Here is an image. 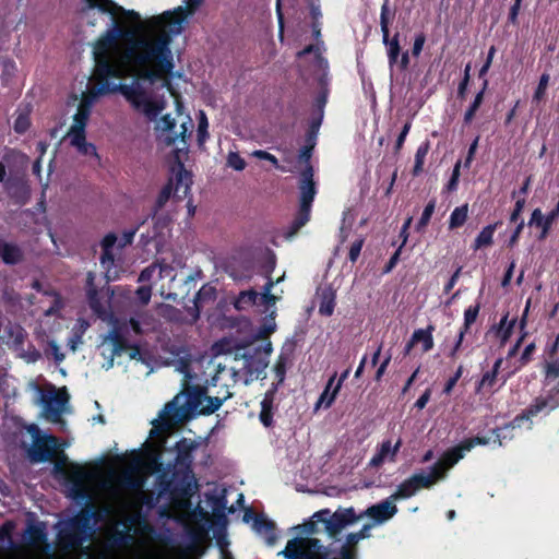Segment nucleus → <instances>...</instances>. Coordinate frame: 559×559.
<instances>
[{"mask_svg": "<svg viewBox=\"0 0 559 559\" xmlns=\"http://www.w3.org/2000/svg\"><path fill=\"white\" fill-rule=\"evenodd\" d=\"M179 34L180 20L174 19L139 37L129 36L124 46L96 60L87 90L82 93L62 140H85V126L96 98L117 91L171 140L190 136L194 123L185 111L180 91V82L187 81L176 70L173 51L174 37Z\"/></svg>", "mask_w": 559, "mask_h": 559, "instance_id": "nucleus-1", "label": "nucleus"}, {"mask_svg": "<svg viewBox=\"0 0 559 559\" xmlns=\"http://www.w3.org/2000/svg\"><path fill=\"white\" fill-rule=\"evenodd\" d=\"M85 7L81 13L87 19L91 11L98 9L100 12H107L111 15V24L106 32L97 39L94 46L95 61L102 57L124 46L129 40L130 34L140 36L141 34L151 32L165 23L175 19V14L181 10L164 11L159 14L143 16L134 10H127L111 0H84Z\"/></svg>", "mask_w": 559, "mask_h": 559, "instance_id": "nucleus-2", "label": "nucleus"}, {"mask_svg": "<svg viewBox=\"0 0 559 559\" xmlns=\"http://www.w3.org/2000/svg\"><path fill=\"white\" fill-rule=\"evenodd\" d=\"M85 7L81 13L87 19L91 11L98 9L100 12H107L111 15V24L106 32L97 39L94 46L95 61L102 57L124 46L129 40L130 34L140 36L141 34L151 32L165 23L175 19V14L181 10L164 11L159 14L143 16L134 10H127L111 0H84Z\"/></svg>", "mask_w": 559, "mask_h": 559, "instance_id": "nucleus-3", "label": "nucleus"}, {"mask_svg": "<svg viewBox=\"0 0 559 559\" xmlns=\"http://www.w3.org/2000/svg\"><path fill=\"white\" fill-rule=\"evenodd\" d=\"M86 477L87 474L82 467L73 466L69 479L74 487V497L85 499L86 503L76 514L58 524L57 545L66 552L80 549L90 539L93 521L98 519L96 507L83 487Z\"/></svg>", "mask_w": 559, "mask_h": 559, "instance_id": "nucleus-4", "label": "nucleus"}, {"mask_svg": "<svg viewBox=\"0 0 559 559\" xmlns=\"http://www.w3.org/2000/svg\"><path fill=\"white\" fill-rule=\"evenodd\" d=\"M226 399L209 396L206 386L186 382L181 395L165 405L158 428L168 429L173 421L194 415H211L219 409Z\"/></svg>", "mask_w": 559, "mask_h": 559, "instance_id": "nucleus-5", "label": "nucleus"}, {"mask_svg": "<svg viewBox=\"0 0 559 559\" xmlns=\"http://www.w3.org/2000/svg\"><path fill=\"white\" fill-rule=\"evenodd\" d=\"M159 496L168 495L170 501L178 507H186L198 489L192 469L173 468L171 475L163 472L156 477Z\"/></svg>", "mask_w": 559, "mask_h": 559, "instance_id": "nucleus-6", "label": "nucleus"}, {"mask_svg": "<svg viewBox=\"0 0 559 559\" xmlns=\"http://www.w3.org/2000/svg\"><path fill=\"white\" fill-rule=\"evenodd\" d=\"M171 171L175 174L176 185L174 186L173 179H169L159 191L152 210V218L156 217L157 213L165 206L171 195L178 200H182L190 193L192 174L185 168V165L179 158H177L171 167Z\"/></svg>", "mask_w": 559, "mask_h": 559, "instance_id": "nucleus-7", "label": "nucleus"}, {"mask_svg": "<svg viewBox=\"0 0 559 559\" xmlns=\"http://www.w3.org/2000/svg\"><path fill=\"white\" fill-rule=\"evenodd\" d=\"M298 188L300 191L299 209L289 227L290 235L296 234L310 219L312 203L317 194L312 165L305 166L301 170Z\"/></svg>", "mask_w": 559, "mask_h": 559, "instance_id": "nucleus-8", "label": "nucleus"}, {"mask_svg": "<svg viewBox=\"0 0 559 559\" xmlns=\"http://www.w3.org/2000/svg\"><path fill=\"white\" fill-rule=\"evenodd\" d=\"M313 519L324 524L325 532L332 538H336L337 535L348 525L356 523L358 520L364 518V514H357L353 507L338 508L335 512H331L330 509H322L317 511Z\"/></svg>", "mask_w": 559, "mask_h": 559, "instance_id": "nucleus-9", "label": "nucleus"}, {"mask_svg": "<svg viewBox=\"0 0 559 559\" xmlns=\"http://www.w3.org/2000/svg\"><path fill=\"white\" fill-rule=\"evenodd\" d=\"M559 406V391L557 385L551 388L545 396L536 397L525 409L518 414L512 421L506 425L507 428H521L525 421H530L528 428L532 426V418L545 412L549 414Z\"/></svg>", "mask_w": 559, "mask_h": 559, "instance_id": "nucleus-10", "label": "nucleus"}, {"mask_svg": "<svg viewBox=\"0 0 559 559\" xmlns=\"http://www.w3.org/2000/svg\"><path fill=\"white\" fill-rule=\"evenodd\" d=\"M216 288L210 284H204L195 294L192 306L186 307V317H182L178 309H173L174 316L170 317L171 321L193 325L200 319L201 309L205 304L214 302L216 299Z\"/></svg>", "mask_w": 559, "mask_h": 559, "instance_id": "nucleus-11", "label": "nucleus"}, {"mask_svg": "<svg viewBox=\"0 0 559 559\" xmlns=\"http://www.w3.org/2000/svg\"><path fill=\"white\" fill-rule=\"evenodd\" d=\"M321 52H322V47H321V45L318 44L316 46H309L298 53V56L300 58H306L309 61H313L314 67L318 68L319 82L322 86V92L318 99V105L320 108H322L324 106V104L326 102V95H328V91L325 88V86L328 84V73H326L328 62L321 56Z\"/></svg>", "mask_w": 559, "mask_h": 559, "instance_id": "nucleus-12", "label": "nucleus"}, {"mask_svg": "<svg viewBox=\"0 0 559 559\" xmlns=\"http://www.w3.org/2000/svg\"><path fill=\"white\" fill-rule=\"evenodd\" d=\"M58 451V438L52 435H45L36 438L28 455L32 462L43 463L51 461Z\"/></svg>", "mask_w": 559, "mask_h": 559, "instance_id": "nucleus-13", "label": "nucleus"}, {"mask_svg": "<svg viewBox=\"0 0 559 559\" xmlns=\"http://www.w3.org/2000/svg\"><path fill=\"white\" fill-rule=\"evenodd\" d=\"M40 400L44 404L47 418L51 421H58L62 408L69 402V394L66 388L57 391L55 386H52L51 392L49 394L43 393Z\"/></svg>", "mask_w": 559, "mask_h": 559, "instance_id": "nucleus-14", "label": "nucleus"}, {"mask_svg": "<svg viewBox=\"0 0 559 559\" xmlns=\"http://www.w3.org/2000/svg\"><path fill=\"white\" fill-rule=\"evenodd\" d=\"M391 496L379 503L372 504L366 509L361 514L368 516L377 524H382L392 519L397 513V507Z\"/></svg>", "mask_w": 559, "mask_h": 559, "instance_id": "nucleus-15", "label": "nucleus"}, {"mask_svg": "<svg viewBox=\"0 0 559 559\" xmlns=\"http://www.w3.org/2000/svg\"><path fill=\"white\" fill-rule=\"evenodd\" d=\"M402 444L403 441L401 438H399L394 444H392L391 440L382 441V443L377 449L376 454L371 457L369 466L378 468L385 462L394 463Z\"/></svg>", "mask_w": 559, "mask_h": 559, "instance_id": "nucleus-16", "label": "nucleus"}, {"mask_svg": "<svg viewBox=\"0 0 559 559\" xmlns=\"http://www.w3.org/2000/svg\"><path fill=\"white\" fill-rule=\"evenodd\" d=\"M428 483V478H423L421 473L413 474L397 486L396 491L391 495V498L394 501L408 499L413 497L419 489L426 488V484Z\"/></svg>", "mask_w": 559, "mask_h": 559, "instance_id": "nucleus-17", "label": "nucleus"}, {"mask_svg": "<svg viewBox=\"0 0 559 559\" xmlns=\"http://www.w3.org/2000/svg\"><path fill=\"white\" fill-rule=\"evenodd\" d=\"M198 444L195 441L187 438H181L175 444L176 450V459L175 466L176 468L183 469H192L193 463V451L197 449Z\"/></svg>", "mask_w": 559, "mask_h": 559, "instance_id": "nucleus-18", "label": "nucleus"}, {"mask_svg": "<svg viewBox=\"0 0 559 559\" xmlns=\"http://www.w3.org/2000/svg\"><path fill=\"white\" fill-rule=\"evenodd\" d=\"M4 189L15 205H25L31 198L29 186L21 177L10 178V181L5 182Z\"/></svg>", "mask_w": 559, "mask_h": 559, "instance_id": "nucleus-19", "label": "nucleus"}, {"mask_svg": "<svg viewBox=\"0 0 559 559\" xmlns=\"http://www.w3.org/2000/svg\"><path fill=\"white\" fill-rule=\"evenodd\" d=\"M104 341L105 342L109 341L112 345V350H111L110 361H109V367H111L114 365V358L116 356H121L123 353H126L130 347V343H129L128 338L126 337L123 326L118 323H115L112 325V329L105 336Z\"/></svg>", "mask_w": 559, "mask_h": 559, "instance_id": "nucleus-20", "label": "nucleus"}, {"mask_svg": "<svg viewBox=\"0 0 559 559\" xmlns=\"http://www.w3.org/2000/svg\"><path fill=\"white\" fill-rule=\"evenodd\" d=\"M23 543L32 548H37L47 542V526L45 522L29 523L23 535Z\"/></svg>", "mask_w": 559, "mask_h": 559, "instance_id": "nucleus-21", "label": "nucleus"}, {"mask_svg": "<svg viewBox=\"0 0 559 559\" xmlns=\"http://www.w3.org/2000/svg\"><path fill=\"white\" fill-rule=\"evenodd\" d=\"M295 350V344H285L274 364L273 371L277 384H282L286 378L287 366L292 362Z\"/></svg>", "mask_w": 559, "mask_h": 559, "instance_id": "nucleus-22", "label": "nucleus"}, {"mask_svg": "<svg viewBox=\"0 0 559 559\" xmlns=\"http://www.w3.org/2000/svg\"><path fill=\"white\" fill-rule=\"evenodd\" d=\"M304 544H306L309 559H337V557H330L331 550L329 547L322 545L321 540L318 538L304 537Z\"/></svg>", "mask_w": 559, "mask_h": 559, "instance_id": "nucleus-23", "label": "nucleus"}, {"mask_svg": "<svg viewBox=\"0 0 559 559\" xmlns=\"http://www.w3.org/2000/svg\"><path fill=\"white\" fill-rule=\"evenodd\" d=\"M278 555L287 559H309L304 537H295L287 542L286 547Z\"/></svg>", "mask_w": 559, "mask_h": 559, "instance_id": "nucleus-24", "label": "nucleus"}, {"mask_svg": "<svg viewBox=\"0 0 559 559\" xmlns=\"http://www.w3.org/2000/svg\"><path fill=\"white\" fill-rule=\"evenodd\" d=\"M278 555L287 559H309L304 537H295L287 542L286 547Z\"/></svg>", "mask_w": 559, "mask_h": 559, "instance_id": "nucleus-25", "label": "nucleus"}, {"mask_svg": "<svg viewBox=\"0 0 559 559\" xmlns=\"http://www.w3.org/2000/svg\"><path fill=\"white\" fill-rule=\"evenodd\" d=\"M0 258L5 264L15 265L23 261L24 254L17 245L0 240Z\"/></svg>", "mask_w": 559, "mask_h": 559, "instance_id": "nucleus-26", "label": "nucleus"}, {"mask_svg": "<svg viewBox=\"0 0 559 559\" xmlns=\"http://www.w3.org/2000/svg\"><path fill=\"white\" fill-rule=\"evenodd\" d=\"M253 528L264 536L269 545H273L276 542L275 524L264 515H255Z\"/></svg>", "mask_w": 559, "mask_h": 559, "instance_id": "nucleus-27", "label": "nucleus"}, {"mask_svg": "<svg viewBox=\"0 0 559 559\" xmlns=\"http://www.w3.org/2000/svg\"><path fill=\"white\" fill-rule=\"evenodd\" d=\"M273 415H274V390H270L265 393L263 400L261 401V411L259 414V419L264 427L273 426Z\"/></svg>", "mask_w": 559, "mask_h": 559, "instance_id": "nucleus-28", "label": "nucleus"}, {"mask_svg": "<svg viewBox=\"0 0 559 559\" xmlns=\"http://www.w3.org/2000/svg\"><path fill=\"white\" fill-rule=\"evenodd\" d=\"M501 224V222H496L485 226L475 238L472 249L477 251L479 249L490 247L493 243V234Z\"/></svg>", "mask_w": 559, "mask_h": 559, "instance_id": "nucleus-29", "label": "nucleus"}, {"mask_svg": "<svg viewBox=\"0 0 559 559\" xmlns=\"http://www.w3.org/2000/svg\"><path fill=\"white\" fill-rule=\"evenodd\" d=\"M465 453L466 451L462 442H460L457 445L445 450L439 457V461L444 465L445 468L451 469L464 457Z\"/></svg>", "mask_w": 559, "mask_h": 559, "instance_id": "nucleus-30", "label": "nucleus"}, {"mask_svg": "<svg viewBox=\"0 0 559 559\" xmlns=\"http://www.w3.org/2000/svg\"><path fill=\"white\" fill-rule=\"evenodd\" d=\"M435 325L429 324L426 329H417L413 332V342L416 344L421 343L424 353H427L433 348V336Z\"/></svg>", "mask_w": 559, "mask_h": 559, "instance_id": "nucleus-31", "label": "nucleus"}, {"mask_svg": "<svg viewBox=\"0 0 559 559\" xmlns=\"http://www.w3.org/2000/svg\"><path fill=\"white\" fill-rule=\"evenodd\" d=\"M360 542L356 533H349L338 550L337 559H358L356 545Z\"/></svg>", "mask_w": 559, "mask_h": 559, "instance_id": "nucleus-32", "label": "nucleus"}, {"mask_svg": "<svg viewBox=\"0 0 559 559\" xmlns=\"http://www.w3.org/2000/svg\"><path fill=\"white\" fill-rule=\"evenodd\" d=\"M516 324V318L509 320V313H506L499 324L497 325V335L500 338L501 345H504L511 337L514 326Z\"/></svg>", "mask_w": 559, "mask_h": 559, "instance_id": "nucleus-33", "label": "nucleus"}, {"mask_svg": "<svg viewBox=\"0 0 559 559\" xmlns=\"http://www.w3.org/2000/svg\"><path fill=\"white\" fill-rule=\"evenodd\" d=\"M448 468L444 467V465L438 460L431 467L430 473L428 475H425L421 473L423 478H428L429 483L426 484V488H431L435 484H437L439 480H442L447 477Z\"/></svg>", "mask_w": 559, "mask_h": 559, "instance_id": "nucleus-34", "label": "nucleus"}, {"mask_svg": "<svg viewBox=\"0 0 559 559\" xmlns=\"http://www.w3.org/2000/svg\"><path fill=\"white\" fill-rule=\"evenodd\" d=\"M467 217H468V204L467 203L455 207L450 215L449 228L456 229V228L462 227L466 223Z\"/></svg>", "mask_w": 559, "mask_h": 559, "instance_id": "nucleus-35", "label": "nucleus"}, {"mask_svg": "<svg viewBox=\"0 0 559 559\" xmlns=\"http://www.w3.org/2000/svg\"><path fill=\"white\" fill-rule=\"evenodd\" d=\"M259 298L260 294L254 289L245 290L238 295L234 306L237 310H245L248 307L255 305Z\"/></svg>", "mask_w": 559, "mask_h": 559, "instance_id": "nucleus-36", "label": "nucleus"}, {"mask_svg": "<svg viewBox=\"0 0 559 559\" xmlns=\"http://www.w3.org/2000/svg\"><path fill=\"white\" fill-rule=\"evenodd\" d=\"M203 2V0H186L183 5L175 8L173 11L180 9L181 11L175 14V19L180 20V33L182 32V24L186 19L192 14L195 9Z\"/></svg>", "mask_w": 559, "mask_h": 559, "instance_id": "nucleus-37", "label": "nucleus"}, {"mask_svg": "<svg viewBox=\"0 0 559 559\" xmlns=\"http://www.w3.org/2000/svg\"><path fill=\"white\" fill-rule=\"evenodd\" d=\"M335 308V294L332 290L322 293L321 301L319 305V312L322 316L330 317L333 314Z\"/></svg>", "mask_w": 559, "mask_h": 559, "instance_id": "nucleus-38", "label": "nucleus"}, {"mask_svg": "<svg viewBox=\"0 0 559 559\" xmlns=\"http://www.w3.org/2000/svg\"><path fill=\"white\" fill-rule=\"evenodd\" d=\"M383 44L386 46L389 64L392 68L393 64L396 63L401 50L399 34L394 35L391 39L389 38V35H386V40L383 38Z\"/></svg>", "mask_w": 559, "mask_h": 559, "instance_id": "nucleus-39", "label": "nucleus"}, {"mask_svg": "<svg viewBox=\"0 0 559 559\" xmlns=\"http://www.w3.org/2000/svg\"><path fill=\"white\" fill-rule=\"evenodd\" d=\"M480 311V304L476 302L475 305L469 306L464 311V323L461 326L460 330L463 331V333H467L472 326V324L476 321L478 314Z\"/></svg>", "mask_w": 559, "mask_h": 559, "instance_id": "nucleus-40", "label": "nucleus"}, {"mask_svg": "<svg viewBox=\"0 0 559 559\" xmlns=\"http://www.w3.org/2000/svg\"><path fill=\"white\" fill-rule=\"evenodd\" d=\"M429 152V142L423 143L415 154V164L413 168V176H418L424 168L426 156Z\"/></svg>", "mask_w": 559, "mask_h": 559, "instance_id": "nucleus-41", "label": "nucleus"}, {"mask_svg": "<svg viewBox=\"0 0 559 559\" xmlns=\"http://www.w3.org/2000/svg\"><path fill=\"white\" fill-rule=\"evenodd\" d=\"M545 383L559 378V359H549L545 364Z\"/></svg>", "mask_w": 559, "mask_h": 559, "instance_id": "nucleus-42", "label": "nucleus"}, {"mask_svg": "<svg viewBox=\"0 0 559 559\" xmlns=\"http://www.w3.org/2000/svg\"><path fill=\"white\" fill-rule=\"evenodd\" d=\"M435 210H436V200L432 199L426 204V206L421 213V216L417 223V230L425 228L429 224L431 216L435 213Z\"/></svg>", "mask_w": 559, "mask_h": 559, "instance_id": "nucleus-43", "label": "nucleus"}, {"mask_svg": "<svg viewBox=\"0 0 559 559\" xmlns=\"http://www.w3.org/2000/svg\"><path fill=\"white\" fill-rule=\"evenodd\" d=\"M497 374L495 371H486L476 386V393H480L483 389H491L497 381Z\"/></svg>", "mask_w": 559, "mask_h": 559, "instance_id": "nucleus-44", "label": "nucleus"}, {"mask_svg": "<svg viewBox=\"0 0 559 559\" xmlns=\"http://www.w3.org/2000/svg\"><path fill=\"white\" fill-rule=\"evenodd\" d=\"M207 128H209V121L206 118V115L204 111H199L198 114V129H197V135L198 140H204L207 138Z\"/></svg>", "mask_w": 559, "mask_h": 559, "instance_id": "nucleus-45", "label": "nucleus"}, {"mask_svg": "<svg viewBox=\"0 0 559 559\" xmlns=\"http://www.w3.org/2000/svg\"><path fill=\"white\" fill-rule=\"evenodd\" d=\"M549 80H550V76L548 73H544L540 79H539V83H538V86L534 93V96H533V99L536 100V102H540L544 97H545V94H546V91H547V87H548V84H549Z\"/></svg>", "mask_w": 559, "mask_h": 559, "instance_id": "nucleus-46", "label": "nucleus"}, {"mask_svg": "<svg viewBox=\"0 0 559 559\" xmlns=\"http://www.w3.org/2000/svg\"><path fill=\"white\" fill-rule=\"evenodd\" d=\"M131 538L132 537L130 536L129 533L124 531H116L110 537V543L115 547H123L129 544Z\"/></svg>", "mask_w": 559, "mask_h": 559, "instance_id": "nucleus-47", "label": "nucleus"}, {"mask_svg": "<svg viewBox=\"0 0 559 559\" xmlns=\"http://www.w3.org/2000/svg\"><path fill=\"white\" fill-rule=\"evenodd\" d=\"M274 282L271 277H269L263 286V293L260 295V298L265 305H274L276 301V297L273 294H271Z\"/></svg>", "mask_w": 559, "mask_h": 559, "instance_id": "nucleus-48", "label": "nucleus"}, {"mask_svg": "<svg viewBox=\"0 0 559 559\" xmlns=\"http://www.w3.org/2000/svg\"><path fill=\"white\" fill-rule=\"evenodd\" d=\"M489 441H490V439L487 437L475 436L472 438H466L461 442H462L465 451L468 452L476 445H487L489 443Z\"/></svg>", "mask_w": 559, "mask_h": 559, "instance_id": "nucleus-49", "label": "nucleus"}, {"mask_svg": "<svg viewBox=\"0 0 559 559\" xmlns=\"http://www.w3.org/2000/svg\"><path fill=\"white\" fill-rule=\"evenodd\" d=\"M389 1L385 0L381 8V16H380V24H381V32L386 40V35H389Z\"/></svg>", "mask_w": 559, "mask_h": 559, "instance_id": "nucleus-50", "label": "nucleus"}, {"mask_svg": "<svg viewBox=\"0 0 559 559\" xmlns=\"http://www.w3.org/2000/svg\"><path fill=\"white\" fill-rule=\"evenodd\" d=\"M210 500L212 502L213 511L215 513H219L221 516H225L224 515V511H225L226 506H227L226 496L224 493L218 495V496H212L210 498Z\"/></svg>", "mask_w": 559, "mask_h": 559, "instance_id": "nucleus-51", "label": "nucleus"}, {"mask_svg": "<svg viewBox=\"0 0 559 559\" xmlns=\"http://www.w3.org/2000/svg\"><path fill=\"white\" fill-rule=\"evenodd\" d=\"M349 372H350V368H347L346 370H344L341 373L337 383L333 386L332 394L330 395L329 400L325 403V407H330L332 405V403L334 402V400H335V397H336V395H337V393H338L343 382L348 378Z\"/></svg>", "mask_w": 559, "mask_h": 559, "instance_id": "nucleus-52", "label": "nucleus"}, {"mask_svg": "<svg viewBox=\"0 0 559 559\" xmlns=\"http://www.w3.org/2000/svg\"><path fill=\"white\" fill-rule=\"evenodd\" d=\"M364 242H365V239L359 238L352 243V246L349 248V252H348V260L352 263H355L358 260L361 249H362V246H364Z\"/></svg>", "mask_w": 559, "mask_h": 559, "instance_id": "nucleus-53", "label": "nucleus"}, {"mask_svg": "<svg viewBox=\"0 0 559 559\" xmlns=\"http://www.w3.org/2000/svg\"><path fill=\"white\" fill-rule=\"evenodd\" d=\"M227 164L235 170H242L246 167V162L238 153L230 152L228 155Z\"/></svg>", "mask_w": 559, "mask_h": 559, "instance_id": "nucleus-54", "label": "nucleus"}, {"mask_svg": "<svg viewBox=\"0 0 559 559\" xmlns=\"http://www.w3.org/2000/svg\"><path fill=\"white\" fill-rule=\"evenodd\" d=\"M147 468L151 473L159 475L163 472H168L164 468V464L158 455L152 456L147 462Z\"/></svg>", "mask_w": 559, "mask_h": 559, "instance_id": "nucleus-55", "label": "nucleus"}, {"mask_svg": "<svg viewBox=\"0 0 559 559\" xmlns=\"http://www.w3.org/2000/svg\"><path fill=\"white\" fill-rule=\"evenodd\" d=\"M535 350H536V344L534 342L527 344L520 356V359H519L520 365L526 366L532 360V356L535 353Z\"/></svg>", "mask_w": 559, "mask_h": 559, "instance_id": "nucleus-56", "label": "nucleus"}, {"mask_svg": "<svg viewBox=\"0 0 559 559\" xmlns=\"http://www.w3.org/2000/svg\"><path fill=\"white\" fill-rule=\"evenodd\" d=\"M460 167H461V163L457 162L453 168L451 178L447 183V190L449 192L455 191L457 189L459 178H460Z\"/></svg>", "mask_w": 559, "mask_h": 559, "instance_id": "nucleus-57", "label": "nucleus"}, {"mask_svg": "<svg viewBox=\"0 0 559 559\" xmlns=\"http://www.w3.org/2000/svg\"><path fill=\"white\" fill-rule=\"evenodd\" d=\"M317 142H307V144L301 148L299 154V159L306 164V166L311 165L310 158L312 155V151L314 148Z\"/></svg>", "mask_w": 559, "mask_h": 559, "instance_id": "nucleus-58", "label": "nucleus"}, {"mask_svg": "<svg viewBox=\"0 0 559 559\" xmlns=\"http://www.w3.org/2000/svg\"><path fill=\"white\" fill-rule=\"evenodd\" d=\"M524 205H525L524 198L516 200V202L514 204V209L510 215L511 223H519L521 221V214L523 212Z\"/></svg>", "mask_w": 559, "mask_h": 559, "instance_id": "nucleus-59", "label": "nucleus"}, {"mask_svg": "<svg viewBox=\"0 0 559 559\" xmlns=\"http://www.w3.org/2000/svg\"><path fill=\"white\" fill-rule=\"evenodd\" d=\"M48 347L49 353H47V355L51 354L57 364H60L64 360L66 356L63 353H61L59 345L55 341H49Z\"/></svg>", "mask_w": 559, "mask_h": 559, "instance_id": "nucleus-60", "label": "nucleus"}, {"mask_svg": "<svg viewBox=\"0 0 559 559\" xmlns=\"http://www.w3.org/2000/svg\"><path fill=\"white\" fill-rule=\"evenodd\" d=\"M135 294L142 305H147L152 297V288L151 286H140Z\"/></svg>", "mask_w": 559, "mask_h": 559, "instance_id": "nucleus-61", "label": "nucleus"}, {"mask_svg": "<svg viewBox=\"0 0 559 559\" xmlns=\"http://www.w3.org/2000/svg\"><path fill=\"white\" fill-rule=\"evenodd\" d=\"M558 349H559V334L556 335L555 340L550 344H547L544 349V353L547 356L548 360L555 359V357L558 353Z\"/></svg>", "mask_w": 559, "mask_h": 559, "instance_id": "nucleus-62", "label": "nucleus"}, {"mask_svg": "<svg viewBox=\"0 0 559 559\" xmlns=\"http://www.w3.org/2000/svg\"><path fill=\"white\" fill-rule=\"evenodd\" d=\"M72 145L76 146L78 151L83 154L93 153L95 156L96 154V147L93 144V142H70Z\"/></svg>", "mask_w": 559, "mask_h": 559, "instance_id": "nucleus-63", "label": "nucleus"}, {"mask_svg": "<svg viewBox=\"0 0 559 559\" xmlns=\"http://www.w3.org/2000/svg\"><path fill=\"white\" fill-rule=\"evenodd\" d=\"M402 246H400L395 252L391 255V258L389 259V261L386 262V264L384 265V269H383V272L384 273H390L397 264L399 260H400V255H401V252H402Z\"/></svg>", "mask_w": 559, "mask_h": 559, "instance_id": "nucleus-64", "label": "nucleus"}]
</instances>
